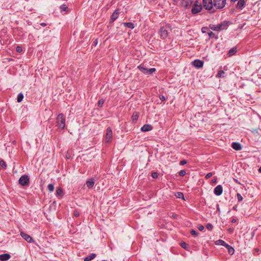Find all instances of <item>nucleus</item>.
Instances as JSON below:
<instances>
[{
    "mask_svg": "<svg viewBox=\"0 0 261 261\" xmlns=\"http://www.w3.org/2000/svg\"><path fill=\"white\" fill-rule=\"evenodd\" d=\"M231 23L230 21L225 20L221 22L220 24H210V28L215 31H221L226 30Z\"/></svg>",
    "mask_w": 261,
    "mask_h": 261,
    "instance_id": "1",
    "label": "nucleus"
},
{
    "mask_svg": "<svg viewBox=\"0 0 261 261\" xmlns=\"http://www.w3.org/2000/svg\"><path fill=\"white\" fill-rule=\"evenodd\" d=\"M57 123L58 128L64 129L65 126V118L63 114H59L57 118Z\"/></svg>",
    "mask_w": 261,
    "mask_h": 261,
    "instance_id": "2",
    "label": "nucleus"
},
{
    "mask_svg": "<svg viewBox=\"0 0 261 261\" xmlns=\"http://www.w3.org/2000/svg\"><path fill=\"white\" fill-rule=\"evenodd\" d=\"M202 6L198 1L195 2L191 9V12L193 14H196L201 11Z\"/></svg>",
    "mask_w": 261,
    "mask_h": 261,
    "instance_id": "3",
    "label": "nucleus"
},
{
    "mask_svg": "<svg viewBox=\"0 0 261 261\" xmlns=\"http://www.w3.org/2000/svg\"><path fill=\"white\" fill-rule=\"evenodd\" d=\"M138 68L144 73L147 74H151L153 72L156 71L155 68H152L148 69L147 68L145 67L144 65H140L138 66Z\"/></svg>",
    "mask_w": 261,
    "mask_h": 261,
    "instance_id": "4",
    "label": "nucleus"
},
{
    "mask_svg": "<svg viewBox=\"0 0 261 261\" xmlns=\"http://www.w3.org/2000/svg\"><path fill=\"white\" fill-rule=\"evenodd\" d=\"M168 29L167 26H163L161 27L159 31V34L160 35L161 38L163 39L166 38L168 35Z\"/></svg>",
    "mask_w": 261,
    "mask_h": 261,
    "instance_id": "5",
    "label": "nucleus"
},
{
    "mask_svg": "<svg viewBox=\"0 0 261 261\" xmlns=\"http://www.w3.org/2000/svg\"><path fill=\"white\" fill-rule=\"evenodd\" d=\"M29 180L30 178L28 175L24 174L20 177L19 179V184L23 186H28Z\"/></svg>",
    "mask_w": 261,
    "mask_h": 261,
    "instance_id": "6",
    "label": "nucleus"
},
{
    "mask_svg": "<svg viewBox=\"0 0 261 261\" xmlns=\"http://www.w3.org/2000/svg\"><path fill=\"white\" fill-rule=\"evenodd\" d=\"M214 6L216 9H222L226 4V0H214Z\"/></svg>",
    "mask_w": 261,
    "mask_h": 261,
    "instance_id": "7",
    "label": "nucleus"
},
{
    "mask_svg": "<svg viewBox=\"0 0 261 261\" xmlns=\"http://www.w3.org/2000/svg\"><path fill=\"white\" fill-rule=\"evenodd\" d=\"M203 5L205 9L211 10L214 4L213 3L212 0H203Z\"/></svg>",
    "mask_w": 261,
    "mask_h": 261,
    "instance_id": "8",
    "label": "nucleus"
},
{
    "mask_svg": "<svg viewBox=\"0 0 261 261\" xmlns=\"http://www.w3.org/2000/svg\"><path fill=\"white\" fill-rule=\"evenodd\" d=\"M112 130L111 128L108 127L106 130V134L105 137V141L107 143H109L111 142L112 138Z\"/></svg>",
    "mask_w": 261,
    "mask_h": 261,
    "instance_id": "9",
    "label": "nucleus"
},
{
    "mask_svg": "<svg viewBox=\"0 0 261 261\" xmlns=\"http://www.w3.org/2000/svg\"><path fill=\"white\" fill-rule=\"evenodd\" d=\"M20 236L22 237L23 239H24L26 241L29 243H32L34 242V240L33 238L29 234L24 233V232H21L20 233Z\"/></svg>",
    "mask_w": 261,
    "mask_h": 261,
    "instance_id": "10",
    "label": "nucleus"
},
{
    "mask_svg": "<svg viewBox=\"0 0 261 261\" xmlns=\"http://www.w3.org/2000/svg\"><path fill=\"white\" fill-rule=\"evenodd\" d=\"M203 62L201 60H195L193 62H192V65L196 67V68H201L203 67Z\"/></svg>",
    "mask_w": 261,
    "mask_h": 261,
    "instance_id": "11",
    "label": "nucleus"
},
{
    "mask_svg": "<svg viewBox=\"0 0 261 261\" xmlns=\"http://www.w3.org/2000/svg\"><path fill=\"white\" fill-rule=\"evenodd\" d=\"M223 192V188L221 185H218L214 189V194L217 196L220 195Z\"/></svg>",
    "mask_w": 261,
    "mask_h": 261,
    "instance_id": "12",
    "label": "nucleus"
},
{
    "mask_svg": "<svg viewBox=\"0 0 261 261\" xmlns=\"http://www.w3.org/2000/svg\"><path fill=\"white\" fill-rule=\"evenodd\" d=\"M119 15L118 10H115L111 17L110 22H113L118 17Z\"/></svg>",
    "mask_w": 261,
    "mask_h": 261,
    "instance_id": "13",
    "label": "nucleus"
},
{
    "mask_svg": "<svg viewBox=\"0 0 261 261\" xmlns=\"http://www.w3.org/2000/svg\"><path fill=\"white\" fill-rule=\"evenodd\" d=\"M11 257V255L8 253H4L0 255L1 261H7Z\"/></svg>",
    "mask_w": 261,
    "mask_h": 261,
    "instance_id": "14",
    "label": "nucleus"
},
{
    "mask_svg": "<svg viewBox=\"0 0 261 261\" xmlns=\"http://www.w3.org/2000/svg\"><path fill=\"white\" fill-rule=\"evenodd\" d=\"M152 126L150 124H144L141 128L142 132H146L152 130Z\"/></svg>",
    "mask_w": 261,
    "mask_h": 261,
    "instance_id": "15",
    "label": "nucleus"
},
{
    "mask_svg": "<svg viewBox=\"0 0 261 261\" xmlns=\"http://www.w3.org/2000/svg\"><path fill=\"white\" fill-rule=\"evenodd\" d=\"M231 147L236 150H240L242 149L241 144L238 142L232 143L231 144Z\"/></svg>",
    "mask_w": 261,
    "mask_h": 261,
    "instance_id": "16",
    "label": "nucleus"
},
{
    "mask_svg": "<svg viewBox=\"0 0 261 261\" xmlns=\"http://www.w3.org/2000/svg\"><path fill=\"white\" fill-rule=\"evenodd\" d=\"M245 2L244 0H239L238 2L237 8L238 9H242L245 7Z\"/></svg>",
    "mask_w": 261,
    "mask_h": 261,
    "instance_id": "17",
    "label": "nucleus"
},
{
    "mask_svg": "<svg viewBox=\"0 0 261 261\" xmlns=\"http://www.w3.org/2000/svg\"><path fill=\"white\" fill-rule=\"evenodd\" d=\"M94 185V181L92 179H90L87 181L86 185L89 189H91Z\"/></svg>",
    "mask_w": 261,
    "mask_h": 261,
    "instance_id": "18",
    "label": "nucleus"
},
{
    "mask_svg": "<svg viewBox=\"0 0 261 261\" xmlns=\"http://www.w3.org/2000/svg\"><path fill=\"white\" fill-rule=\"evenodd\" d=\"M96 255L95 253H92L90 255L84 258V261H90L96 257Z\"/></svg>",
    "mask_w": 261,
    "mask_h": 261,
    "instance_id": "19",
    "label": "nucleus"
},
{
    "mask_svg": "<svg viewBox=\"0 0 261 261\" xmlns=\"http://www.w3.org/2000/svg\"><path fill=\"white\" fill-rule=\"evenodd\" d=\"M192 2L190 0H186L182 2V4L184 7L186 9L188 8L191 5Z\"/></svg>",
    "mask_w": 261,
    "mask_h": 261,
    "instance_id": "20",
    "label": "nucleus"
},
{
    "mask_svg": "<svg viewBox=\"0 0 261 261\" xmlns=\"http://www.w3.org/2000/svg\"><path fill=\"white\" fill-rule=\"evenodd\" d=\"M123 25L129 29H133L135 28V25L132 22H124Z\"/></svg>",
    "mask_w": 261,
    "mask_h": 261,
    "instance_id": "21",
    "label": "nucleus"
},
{
    "mask_svg": "<svg viewBox=\"0 0 261 261\" xmlns=\"http://www.w3.org/2000/svg\"><path fill=\"white\" fill-rule=\"evenodd\" d=\"M237 52V48L234 47H232V48H231L229 51H228V55L229 56H233V55H234Z\"/></svg>",
    "mask_w": 261,
    "mask_h": 261,
    "instance_id": "22",
    "label": "nucleus"
},
{
    "mask_svg": "<svg viewBox=\"0 0 261 261\" xmlns=\"http://www.w3.org/2000/svg\"><path fill=\"white\" fill-rule=\"evenodd\" d=\"M139 117V114L138 112H135L133 113L132 116V119L133 121H136L137 120Z\"/></svg>",
    "mask_w": 261,
    "mask_h": 261,
    "instance_id": "23",
    "label": "nucleus"
},
{
    "mask_svg": "<svg viewBox=\"0 0 261 261\" xmlns=\"http://www.w3.org/2000/svg\"><path fill=\"white\" fill-rule=\"evenodd\" d=\"M56 195L59 196H63V191L61 187H58L56 189Z\"/></svg>",
    "mask_w": 261,
    "mask_h": 261,
    "instance_id": "24",
    "label": "nucleus"
},
{
    "mask_svg": "<svg viewBox=\"0 0 261 261\" xmlns=\"http://www.w3.org/2000/svg\"><path fill=\"white\" fill-rule=\"evenodd\" d=\"M23 98V94L21 93H20L17 95V102H21L22 101Z\"/></svg>",
    "mask_w": 261,
    "mask_h": 261,
    "instance_id": "25",
    "label": "nucleus"
},
{
    "mask_svg": "<svg viewBox=\"0 0 261 261\" xmlns=\"http://www.w3.org/2000/svg\"><path fill=\"white\" fill-rule=\"evenodd\" d=\"M216 244L217 245L224 246L225 242L222 240H218L216 242Z\"/></svg>",
    "mask_w": 261,
    "mask_h": 261,
    "instance_id": "26",
    "label": "nucleus"
},
{
    "mask_svg": "<svg viewBox=\"0 0 261 261\" xmlns=\"http://www.w3.org/2000/svg\"><path fill=\"white\" fill-rule=\"evenodd\" d=\"M47 189L49 192H52L54 190V186L53 184H49L47 186Z\"/></svg>",
    "mask_w": 261,
    "mask_h": 261,
    "instance_id": "27",
    "label": "nucleus"
},
{
    "mask_svg": "<svg viewBox=\"0 0 261 261\" xmlns=\"http://www.w3.org/2000/svg\"><path fill=\"white\" fill-rule=\"evenodd\" d=\"M225 73V72L223 70H220L218 71L217 74L216 75L217 77H221L223 74Z\"/></svg>",
    "mask_w": 261,
    "mask_h": 261,
    "instance_id": "28",
    "label": "nucleus"
},
{
    "mask_svg": "<svg viewBox=\"0 0 261 261\" xmlns=\"http://www.w3.org/2000/svg\"><path fill=\"white\" fill-rule=\"evenodd\" d=\"M60 8L61 12L66 11L68 9V7L66 6V5H62Z\"/></svg>",
    "mask_w": 261,
    "mask_h": 261,
    "instance_id": "29",
    "label": "nucleus"
},
{
    "mask_svg": "<svg viewBox=\"0 0 261 261\" xmlns=\"http://www.w3.org/2000/svg\"><path fill=\"white\" fill-rule=\"evenodd\" d=\"M103 103H104V100L102 99H101L99 100V101H98L97 105L98 107H102Z\"/></svg>",
    "mask_w": 261,
    "mask_h": 261,
    "instance_id": "30",
    "label": "nucleus"
},
{
    "mask_svg": "<svg viewBox=\"0 0 261 261\" xmlns=\"http://www.w3.org/2000/svg\"><path fill=\"white\" fill-rule=\"evenodd\" d=\"M0 165L2 166V167H3L4 169H6V167H7V165H6V164L5 163V161H0Z\"/></svg>",
    "mask_w": 261,
    "mask_h": 261,
    "instance_id": "31",
    "label": "nucleus"
},
{
    "mask_svg": "<svg viewBox=\"0 0 261 261\" xmlns=\"http://www.w3.org/2000/svg\"><path fill=\"white\" fill-rule=\"evenodd\" d=\"M206 227L208 230H212L213 228V226L211 224L208 223L206 224Z\"/></svg>",
    "mask_w": 261,
    "mask_h": 261,
    "instance_id": "32",
    "label": "nucleus"
},
{
    "mask_svg": "<svg viewBox=\"0 0 261 261\" xmlns=\"http://www.w3.org/2000/svg\"><path fill=\"white\" fill-rule=\"evenodd\" d=\"M237 199L239 201H242L243 200V197L239 193H238L237 195Z\"/></svg>",
    "mask_w": 261,
    "mask_h": 261,
    "instance_id": "33",
    "label": "nucleus"
},
{
    "mask_svg": "<svg viewBox=\"0 0 261 261\" xmlns=\"http://www.w3.org/2000/svg\"><path fill=\"white\" fill-rule=\"evenodd\" d=\"M191 234L192 236H195V237H196V236H197V235H198V232H197L195 230L192 229V230H191Z\"/></svg>",
    "mask_w": 261,
    "mask_h": 261,
    "instance_id": "34",
    "label": "nucleus"
},
{
    "mask_svg": "<svg viewBox=\"0 0 261 261\" xmlns=\"http://www.w3.org/2000/svg\"><path fill=\"white\" fill-rule=\"evenodd\" d=\"M186 174V171L184 170H181L179 172V175L180 176H184Z\"/></svg>",
    "mask_w": 261,
    "mask_h": 261,
    "instance_id": "35",
    "label": "nucleus"
},
{
    "mask_svg": "<svg viewBox=\"0 0 261 261\" xmlns=\"http://www.w3.org/2000/svg\"><path fill=\"white\" fill-rule=\"evenodd\" d=\"M228 251L230 254H233L234 253V250L232 247H231L228 249Z\"/></svg>",
    "mask_w": 261,
    "mask_h": 261,
    "instance_id": "36",
    "label": "nucleus"
},
{
    "mask_svg": "<svg viewBox=\"0 0 261 261\" xmlns=\"http://www.w3.org/2000/svg\"><path fill=\"white\" fill-rule=\"evenodd\" d=\"M151 176L153 178H156L158 177V174L156 172H153L151 174Z\"/></svg>",
    "mask_w": 261,
    "mask_h": 261,
    "instance_id": "37",
    "label": "nucleus"
},
{
    "mask_svg": "<svg viewBox=\"0 0 261 261\" xmlns=\"http://www.w3.org/2000/svg\"><path fill=\"white\" fill-rule=\"evenodd\" d=\"M180 246L182 248L186 249L188 246V245L185 242H182L180 244Z\"/></svg>",
    "mask_w": 261,
    "mask_h": 261,
    "instance_id": "38",
    "label": "nucleus"
},
{
    "mask_svg": "<svg viewBox=\"0 0 261 261\" xmlns=\"http://www.w3.org/2000/svg\"><path fill=\"white\" fill-rule=\"evenodd\" d=\"M210 38H214L215 36V34L213 32H210L208 33Z\"/></svg>",
    "mask_w": 261,
    "mask_h": 261,
    "instance_id": "39",
    "label": "nucleus"
},
{
    "mask_svg": "<svg viewBox=\"0 0 261 261\" xmlns=\"http://www.w3.org/2000/svg\"><path fill=\"white\" fill-rule=\"evenodd\" d=\"M16 50L18 53H21L22 51V49L21 47L18 46L16 48Z\"/></svg>",
    "mask_w": 261,
    "mask_h": 261,
    "instance_id": "40",
    "label": "nucleus"
},
{
    "mask_svg": "<svg viewBox=\"0 0 261 261\" xmlns=\"http://www.w3.org/2000/svg\"><path fill=\"white\" fill-rule=\"evenodd\" d=\"M177 197L179 198H184V194L181 192H178L177 193Z\"/></svg>",
    "mask_w": 261,
    "mask_h": 261,
    "instance_id": "41",
    "label": "nucleus"
},
{
    "mask_svg": "<svg viewBox=\"0 0 261 261\" xmlns=\"http://www.w3.org/2000/svg\"><path fill=\"white\" fill-rule=\"evenodd\" d=\"M212 175H213V173H211V172L208 173L206 175V176H205V178H206V179H208V178H210L211 177H212Z\"/></svg>",
    "mask_w": 261,
    "mask_h": 261,
    "instance_id": "42",
    "label": "nucleus"
},
{
    "mask_svg": "<svg viewBox=\"0 0 261 261\" xmlns=\"http://www.w3.org/2000/svg\"><path fill=\"white\" fill-rule=\"evenodd\" d=\"M187 163V161L185 160H183L180 162V165H184Z\"/></svg>",
    "mask_w": 261,
    "mask_h": 261,
    "instance_id": "43",
    "label": "nucleus"
},
{
    "mask_svg": "<svg viewBox=\"0 0 261 261\" xmlns=\"http://www.w3.org/2000/svg\"><path fill=\"white\" fill-rule=\"evenodd\" d=\"M73 214H74V216L76 217H79L80 216V213L77 211H75L74 212Z\"/></svg>",
    "mask_w": 261,
    "mask_h": 261,
    "instance_id": "44",
    "label": "nucleus"
},
{
    "mask_svg": "<svg viewBox=\"0 0 261 261\" xmlns=\"http://www.w3.org/2000/svg\"><path fill=\"white\" fill-rule=\"evenodd\" d=\"M159 98L162 101L165 100V97L163 95H160Z\"/></svg>",
    "mask_w": 261,
    "mask_h": 261,
    "instance_id": "45",
    "label": "nucleus"
},
{
    "mask_svg": "<svg viewBox=\"0 0 261 261\" xmlns=\"http://www.w3.org/2000/svg\"><path fill=\"white\" fill-rule=\"evenodd\" d=\"M204 229V227L203 225H199L198 226V229L200 231L203 230Z\"/></svg>",
    "mask_w": 261,
    "mask_h": 261,
    "instance_id": "46",
    "label": "nucleus"
},
{
    "mask_svg": "<svg viewBox=\"0 0 261 261\" xmlns=\"http://www.w3.org/2000/svg\"><path fill=\"white\" fill-rule=\"evenodd\" d=\"M224 246H225V247H226L228 250V249H229L230 247H231V246H230V245H229L228 244H226V243H225V245H224Z\"/></svg>",
    "mask_w": 261,
    "mask_h": 261,
    "instance_id": "47",
    "label": "nucleus"
},
{
    "mask_svg": "<svg viewBox=\"0 0 261 261\" xmlns=\"http://www.w3.org/2000/svg\"><path fill=\"white\" fill-rule=\"evenodd\" d=\"M236 222V220L234 219H232L231 220L232 223H235Z\"/></svg>",
    "mask_w": 261,
    "mask_h": 261,
    "instance_id": "48",
    "label": "nucleus"
},
{
    "mask_svg": "<svg viewBox=\"0 0 261 261\" xmlns=\"http://www.w3.org/2000/svg\"><path fill=\"white\" fill-rule=\"evenodd\" d=\"M217 180H216V179H212V182H214V183H215L216 182Z\"/></svg>",
    "mask_w": 261,
    "mask_h": 261,
    "instance_id": "49",
    "label": "nucleus"
},
{
    "mask_svg": "<svg viewBox=\"0 0 261 261\" xmlns=\"http://www.w3.org/2000/svg\"><path fill=\"white\" fill-rule=\"evenodd\" d=\"M41 25L42 26H43V27H45V26H46V24H45V23H41Z\"/></svg>",
    "mask_w": 261,
    "mask_h": 261,
    "instance_id": "50",
    "label": "nucleus"
},
{
    "mask_svg": "<svg viewBox=\"0 0 261 261\" xmlns=\"http://www.w3.org/2000/svg\"><path fill=\"white\" fill-rule=\"evenodd\" d=\"M206 29V28H203L202 29V33H205V30H204V29Z\"/></svg>",
    "mask_w": 261,
    "mask_h": 261,
    "instance_id": "51",
    "label": "nucleus"
},
{
    "mask_svg": "<svg viewBox=\"0 0 261 261\" xmlns=\"http://www.w3.org/2000/svg\"><path fill=\"white\" fill-rule=\"evenodd\" d=\"M206 29V28H203L202 29V33H205V30H204V29Z\"/></svg>",
    "mask_w": 261,
    "mask_h": 261,
    "instance_id": "52",
    "label": "nucleus"
},
{
    "mask_svg": "<svg viewBox=\"0 0 261 261\" xmlns=\"http://www.w3.org/2000/svg\"><path fill=\"white\" fill-rule=\"evenodd\" d=\"M228 230H229V231H230V232H232L233 231V229H232V228H229V229H228Z\"/></svg>",
    "mask_w": 261,
    "mask_h": 261,
    "instance_id": "53",
    "label": "nucleus"
},
{
    "mask_svg": "<svg viewBox=\"0 0 261 261\" xmlns=\"http://www.w3.org/2000/svg\"><path fill=\"white\" fill-rule=\"evenodd\" d=\"M258 171L259 172L261 173V166L259 167V169H258Z\"/></svg>",
    "mask_w": 261,
    "mask_h": 261,
    "instance_id": "54",
    "label": "nucleus"
},
{
    "mask_svg": "<svg viewBox=\"0 0 261 261\" xmlns=\"http://www.w3.org/2000/svg\"><path fill=\"white\" fill-rule=\"evenodd\" d=\"M231 1H233V2H236L237 1V0H231Z\"/></svg>",
    "mask_w": 261,
    "mask_h": 261,
    "instance_id": "55",
    "label": "nucleus"
}]
</instances>
